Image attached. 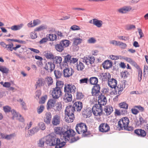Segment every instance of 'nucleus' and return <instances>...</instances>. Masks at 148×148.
Wrapping results in <instances>:
<instances>
[{"mask_svg": "<svg viewBox=\"0 0 148 148\" xmlns=\"http://www.w3.org/2000/svg\"><path fill=\"white\" fill-rule=\"evenodd\" d=\"M45 138V143L47 144L50 146L56 145V148H61L65 144V143L62 139L55 137H51L49 138L47 137Z\"/></svg>", "mask_w": 148, "mask_h": 148, "instance_id": "obj_1", "label": "nucleus"}, {"mask_svg": "<svg viewBox=\"0 0 148 148\" xmlns=\"http://www.w3.org/2000/svg\"><path fill=\"white\" fill-rule=\"evenodd\" d=\"M75 129L79 134H83L87 131L86 125L85 123H77Z\"/></svg>", "mask_w": 148, "mask_h": 148, "instance_id": "obj_2", "label": "nucleus"}, {"mask_svg": "<svg viewBox=\"0 0 148 148\" xmlns=\"http://www.w3.org/2000/svg\"><path fill=\"white\" fill-rule=\"evenodd\" d=\"M62 91L60 87H56L52 88L51 94L53 98L55 99H58L62 95Z\"/></svg>", "mask_w": 148, "mask_h": 148, "instance_id": "obj_3", "label": "nucleus"}, {"mask_svg": "<svg viewBox=\"0 0 148 148\" xmlns=\"http://www.w3.org/2000/svg\"><path fill=\"white\" fill-rule=\"evenodd\" d=\"M129 122L130 121L128 118L123 117L119 121L118 125L120 128L122 130L126 128L128 126Z\"/></svg>", "mask_w": 148, "mask_h": 148, "instance_id": "obj_4", "label": "nucleus"}, {"mask_svg": "<svg viewBox=\"0 0 148 148\" xmlns=\"http://www.w3.org/2000/svg\"><path fill=\"white\" fill-rule=\"evenodd\" d=\"M93 114L95 116H100L102 114V106L99 104H95L92 108Z\"/></svg>", "mask_w": 148, "mask_h": 148, "instance_id": "obj_5", "label": "nucleus"}, {"mask_svg": "<svg viewBox=\"0 0 148 148\" xmlns=\"http://www.w3.org/2000/svg\"><path fill=\"white\" fill-rule=\"evenodd\" d=\"M64 90L65 92L71 93L72 94L75 93L77 90L75 86L72 84L65 85Z\"/></svg>", "mask_w": 148, "mask_h": 148, "instance_id": "obj_6", "label": "nucleus"}, {"mask_svg": "<svg viewBox=\"0 0 148 148\" xmlns=\"http://www.w3.org/2000/svg\"><path fill=\"white\" fill-rule=\"evenodd\" d=\"M76 134L75 132L72 129H70L63 133V137L65 140H69L71 137L74 136Z\"/></svg>", "mask_w": 148, "mask_h": 148, "instance_id": "obj_7", "label": "nucleus"}, {"mask_svg": "<svg viewBox=\"0 0 148 148\" xmlns=\"http://www.w3.org/2000/svg\"><path fill=\"white\" fill-rule=\"evenodd\" d=\"M99 131L102 133H106L110 130L109 125L107 123H101L99 126Z\"/></svg>", "mask_w": 148, "mask_h": 148, "instance_id": "obj_8", "label": "nucleus"}, {"mask_svg": "<svg viewBox=\"0 0 148 148\" xmlns=\"http://www.w3.org/2000/svg\"><path fill=\"white\" fill-rule=\"evenodd\" d=\"M133 10H134L132 9V7L131 6H125L118 9L117 11L120 13L126 14Z\"/></svg>", "mask_w": 148, "mask_h": 148, "instance_id": "obj_9", "label": "nucleus"}, {"mask_svg": "<svg viewBox=\"0 0 148 148\" xmlns=\"http://www.w3.org/2000/svg\"><path fill=\"white\" fill-rule=\"evenodd\" d=\"M100 86L99 84H97L94 86L92 89V95L97 96H99L101 95H99L101 94L100 92Z\"/></svg>", "mask_w": 148, "mask_h": 148, "instance_id": "obj_10", "label": "nucleus"}, {"mask_svg": "<svg viewBox=\"0 0 148 148\" xmlns=\"http://www.w3.org/2000/svg\"><path fill=\"white\" fill-rule=\"evenodd\" d=\"M99 79L102 80V81H106L110 78L111 75L109 73H103L100 74L98 76Z\"/></svg>", "mask_w": 148, "mask_h": 148, "instance_id": "obj_11", "label": "nucleus"}, {"mask_svg": "<svg viewBox=\"0 0 148 148\" xmlns=\"http://www.w3.org/2000/svg\"><path fill=\"white\" fill-rule=\"evenodd\" d=\"M98 104L102 106L106 105L107 102L106 97L102 94L99 95L98 97Z\"/></svg>", "mask_w": 148, "mask_h": 148, "instance_id": "obj_12", "label": "nucleus"}, {"mask_svg": "<svg viewBox=\"0 0 148 148\" xmlns=\"http://www.w3.org/2000/svg\"><path fill=\"white\" fill-rule=\"evenodd\" d=\"M55 67V65L53 62H48L46 63L44 68L48 72H51L54 70Z\"/></svg>", "mask_w": 148, "mask_h": 148, "instance_id": "obj_13", "label": "nucleus"}, {"mask_svg": "<svg viewBox=\"0 0 148 148\" xmlns=\"http://www.w3.org/2000/svg\"><path fill=\"white\" fill-rule=\"evenodd\" d=\"M84 60L85 63L88 65L93 64L94 62L95 59L92 56L89 55L88 57H84Z\"/></svg>", "mask_w": 148, "mask_h": 148, "instance_id": "obj_14", "label": "nucleus"}, {"mask_svg": "<svg viewBox=\"0 0 148 148\" xmlns=\"http://www.w3.org/2000/svg\"><path fill=\"white\" fill-rule=\"evenodd\" d=\"M73 72V71L72 69L68 68L64 69L63 70L64 76L65 77H69L72 75Z\"/></svg>", "mask_w": 148, "mask_h": 148, "instance_id": "obj_15", "label": "nucleus"}, {"mask_svg": "<svg viewBox=\"0 0 148 148\" xmlns=\"http://www.w3.org/2000/svg\"><path fill=\"white\" fill-rule=\"evenodd\" d=\"M56 103L55 99H50L47 103V108L48 110L53 108L55 106Z\"/></svg>", "mask_w": 148, "mask_h": 148, "instance_id": "obj_16", "label": "nucleus"}, {"mask_svg": "<svg viewBox=\"0 0 148 148\" xmlns=\"http://www.w3.org/2000/svg\"><path fill=\"white\" fill-rule=\"evenodd\" d=\"M65 114V116L64 119L66 122L69 123L73 121L75 119L74 114Z\"/></svg>", "mask_w": 148, "mask_h": 148, "instance_id": "obj_17", "label": "nucleus"}, {"mask_svg": "<svg viewBox=\"0 0 148 148\" xmlns=\"http://www.w3.org/2000/svg\"><path fill=\"white\" fill-rule=\"evenodd\" d=\"M108 85L111 88H115L117 85V81L115 79L112 78L109 79L108 81Z\"/></svg>", "mask_w": 148, "mask_h": 148, "instance_id": "obj_18", "label": "nucleus"}, {"mask_svg": "<svg viewBox=\"0 0 148 148\" xmlns=\"http://www.w3.org/2000/svg\"><path fill=\"white\" fill-rule=\"evenodd\" d=\"M113 111V108L110 105L107 106L104 109V114L106 115H110Z\"/></svg>", "mask_w": 148, "mask_h": 148, "instance_id": "obj_19", "label": "nucleus"}, {"mask_svg": "<svg viewBox=\"0 0 148 148\" xmlns=\"http://www.w3.org/2000/svg\"><path fill=\"white\" fill-rule=\"evenodd\" d=\"M52 115L51 113L49 112L46 113L44 118V121L47 124H50L51 119Z\"/></svg>", "mask_w": 148, "mask_h": 148, "instance_id": "obj_20", "label": "nucleus"}, {"mask_svg": "<svg viewBox=\"0 0 148 148\" xmlns=\"http://www.w3.org/2000/svg\"><path fill=\"white\" fill-rule=\"evenodd\" d=\"M73 108L77 112L80 111L82 108V103L81 102L77 101L75 102L73 104Z\"/></svg>", "mask_w": 148, "mask_h": 148, "instance_id": "obj_21", "label": "nucleus"}, {"mask_svg": "<svg viewBox=\"0 0 148 148\" xmlns=\"http://www.w3.org/2000/svg\"><path fill=\"white\" fill-rule=\"evenodd\" d=\"M134 133L137 136L142 137H145L146 135L145 131L141 129H138L135 130Z\"/></svg>", "mask_w": 148, "mask_h": 148, "instance_id": "obj_22", "label": "nucleus"}, {"mask_svg": "<svg viewBox=\"0 0 148 148\" xmlns=\"http://www.w3.org/2000/svg\"><path fill=\"white\" fill-rule=\"evenodd\" d=\"M60 121V117L58 115L53 116L52 121V123L54 125H57L59 124Z\"/></svg>", "mask_w": 148, "mask_h": 148, "instance_id": "obj_23", "label": "nucleus"}, {"mask_svg": "<svg viewBox=\"0 0 148 148\" xmlns=\"http://www.w3.org/2000/svg\"><path fill=\"white\" fill-rule=\"evenodd\" d=\"M116 94H118L120 95L121 92L123 91L124 89L123 85V84H119L117 86H116V87L114 88Z\"/></svg>", "mask_w": 148, "mask_h": 148, "instance_id": "obj_24", "label": "nucleus"}, {"mask_svg": "<svg viewBox=\"0 0 148 148\" xmlns=\"http://www.w3.org/2000/svg\"><path fill=\"white\" fill-rule=\"evenodd\" d=\"M45 84V81L42 78H38L36 82V88H37L38 87L43 86Z\"/></svg>", "mask_w": 148, "mask_h": 148, "instance_id": "obj_25", "label": "nucleus"}, {"mask_svg": "<svg viewBox=\"0 0 148 148\" xmlns=\"http://www.w3.org/2000/svg\"><path fill=\"white\" fill-rule=\"evenodd\" d=\"M75 109L73 107L71 106H67L65 109V114H73L75 111Z\"/></svg>", "mask_w": 148, "mask_h": 148, "instance_id": "obj_26", "label": "nucleus"}, {"mask_svg": "<svg viewBox=\"0 0 148 148\" xmlns=\"http://www.w3.org/2000/svg\"><path fill=\"white\" fill-rule=\"evenodd\" d=\"M102 65L104 69H108L112 66V63L110 60H106L103 63Z\"/></svg>", "mask_w": 148, "mask_h": 148, "instance_id": "obj_27", "label": "nucleus"}, {"mask_svg": "<svg viewBox=\"0 0 148 148\" xmlns=\"http://www.w3.org/2000/svg\"><path fill=\"white\" fill-rule=\"evenodd\" d=\"M82 115L85 118L90 117L92 115L91 110L89 109H86L83 112Z\"/></svg>", "mask_w": 148, "mask_h": 148, "instance_id": "obj_28", "label": "nucleus"}, {"mask_svg": "<svg viewBox=\"0 0 148 148\" xmlns=\"http://www.w3.org/2000/svg\"><path fill=\"white\" fill-rule=\"evenodd\" d=\"M63 100L66 102H70L72 100V95L69 93H65L63 97Z\"/></svg>", "mask_w": 148, "mask_h": 148, "instance_id": "obj_29", "label": "nucleus"}, {"mask_svg": "<svg viewBox=\"0 0 148 148\" xmlns=\"http://www.w3.org/2000/svg\"><path fill=\"white\" fill-rule=\"evenodd\" d=\"M93 24L98 27H100L102 26L103 22L101 20H98L97 19H93Z\"/></svg>", "mask_w": 148, "mask_h": 148, "instance_id": "obj_30", "label": "nucleus"}, {"mask_svg": "<svg viewBox=\"0 0 148 148\" xmlns=\"http://www.w3.org/2000/svg\"><path fill=\"white\" fill-rule=\"evenodd\" d=\"M38 131V129L37 127L33 128L32 129L28 131V135H26L27 137L29 136H32L35 133L37 132Z\"/></svg>", "mask_w": 148, "mask_h": 148, "instance_id": "obj_31", "label": "nucleus"}, {"mask_svg": "<svg viewBox=\"0 0 148 148\" xmlns=\"http://www.w3.org/2000/svg\"><path fill=\"white\" fill-rule=\"evenodd\" d=\"M55 48L57 51L60 52H62L64 50V49L60 42L59 44H57L55 45Z\"/></svg>", "mask_w": 148, "mask_h": 148, "instance_id": "obj_32", "label": "nucleus"}, {"mask_svg": "<svg viewBox=\"0 0 148 148\" xmlns=\"http://www.w3.org/2000/svg\"><path fill=\"white\" fill-rule=\"evenodd\" d=\"M76 67L78 71H81L84 68L85 66L82 63L79 62H77Z\"/></svg>", "mask_w": 148, "mask_h": 148, "instance_id": "obj_33", "label": "nucleus"}, {"mask_svg": "<svg viewBox=\"0 0 148 148\" xmlns=\"http://www.w3.org/2000/svg\"><path fill=\"white\" fill-rule=\"evenodd\" d=\"M89 81L90 84L91 85H97L98 82V79L97 78L95 77H90Z\"/></svg>", "mask_w": 148, "mask_h": 148, "instance_id": "obj_34", "label": "nucleus"}, {"mask_svg": "<svg viewBox=\"0 0 148 148\" xmlns=\"http://www.w3.org/2000/svg\"><path fill=\"white\" fill-rule=\"evenodd\" d=\"M60 42L62 45V46L64 48L69 46L70 42L68 40H63L61 41Z\"/></svg>", "mask_w": 148, "mask_h": 148, "instance_id": "obj_35", "label": "nucleus"}, {"mask_svg": "<svg viewBox=\"0 0 148 148\" xmlns=\"http://www.w3.org/2000/svg\"><path fill=\"white\" fill-rule=\"evenodd\" d=\"M49 40L51 41H56L57 40V36L55 34H50L48 35Z\"/></svg>", "mask_w": 148, "mask_h": 148, "instance_id": "obj_36", "label": "nucleus"}, {"mask_svg": "<svg viewBox=\"0 0 148 148\" xmlns=\"http://www.w3.org/2000/svg\"><path fill=\"white\" fill-rule=\"evenodd\" d=\"M138 72V79L139 82H141L142 76V71L141 69H139L137 70Z\"/></svg>", "mask_w": 148, "mask_h": 148, "instance_id": "obj_37", "label": "nucleus"}, {"mask_svg": "<svg viewBox=\"0 0 148 148\" xmlns=\"http://www.w3.org/2000/svg\"><path fill=\"white\" fill-rule=\"evenodd\" d=\"M62 128L60 127H56L54 128V132L56 134L60 135L62 133Z\"/></svg>", "mask_w": 148, "mask_h": 148, "instance_id": "obj_38", "label": "nucleus"}, {"mask_svg": "<svg viewBox=\"0 0 148 148\" xmlns=\"http://www.w3.org/2000/svg\"><path fill=\"white\" fill-rule=\"evenodd\" d=\"M45 109L44 106L43 105H41L38 106L37 108V112L38 114L42 113Z\"/></svg>", "mask_w": 148, "mask_h": 148, "instance_id": "obj_39", "label": "nucleus"}, {"mask_svg": "<svg viewBox=\"0 0 148 148\" xmlns=\"http://www.w3.org/2000/svg\"><path fill=\"white\" fill-rule=\"evenodd\" d=\"M60 67L62 69H68L69 68L68 65V63L66 62H62V63H61V64L60 65Z\"/></svg>", "mask_w": 148, "mask_h": 148, "instance_id": "obj_40", "label": "nucleus"}, {"mask_svg": "<svg viewBox=\"0 0 148 148\" xmlns=\"http://www.w3.org/2000/svg\"><path fill=\"white\" fill-rule=\"evenodd\" d=\"M0 71L3 73H8L9 70L6 67L3 66H0Z\"/></svg>", "mask_w": 148, "mask_h": 148, "instance_id": "obj_41", "label": "nucleus"}, {"mask_svg": "<svg viewBox=\"0 0 148 148\" xmlns=\"http://www.w3.org/2000/svg\"><path fill=\"white\" fill-rule=\"evenodd\" d=\"M46 80L47 84L48 86L52 85L53 83L52 78L50 77H47L46 78Z\"/></svg>", "mask_w": 148, "mask_h": 148, "instance_id": "obj_42", "label": "nucleus"}, {"mask_svg": "<svg viewBox=\"0 0 148 148\" xmlns=\"http://www.w3.org/2000/svg\"><path fill=\"white\" fill-rule=\"evenodd\" d=\"M54 74L56 78H59L61 77L62 74L61 72L58 70H55L54 71Z\"/></svg>", "mask_w": 148, "mask_h": 148, "instance_id": "obj_43", "label": "nucleus"}, {"mask_svg": "<svg viewBox=\"0 0 148 148\" xmlns=\"http://www.w3.org/2000/svg\"><path fill=\"white\" fill-rule=\"evenodd\" d=\"M62 104L60 102H58L56 105V107L55 108V110L56 111H60L62 109Z\"/></svg>", "mask_w": 148, "mask_h": 148, "instance_id": "obj_44", "label": "nucleus"}, {"mask_svg": "<svg viewBox=\"0 0 148 148\" xmlns=\"http://www.w3.org/2000/svg\"><path fill=\"white\" fill-rule=\"evenodd\" d=\"M54 61L56 64L61 63L62 61V58L60 56H56L54 59Z\"/></svg>", "mask_w": 148, "mask_h": 148, "instance_id": "obj_45", "label": "nucleus"}, {"mask_svg": "<svg viewBox=\"0 0 148 148\" xmlns=\"http://www.w3.org/2000/svg\"><path fill=\"white\" fill-rule=\"evenodd\" d=\"M88 81V79L87 77L82 78L79 80V83L80 84H87Z\"/></svg>", "mask_w": 148, "mask_h": 148, "instance_id": "obj_46", "label": "nucleus"}, {"mask_svg": "<svg viewBox=\"0 0 148 148\" xmlns=\"http://www.w3.org/2000/svg\"><path fill=\"white\" fill-rule=\"evenodd\" d=\"M74 41L73 44L75 45H77L81 43L82 41V39L80 38H75L74 39Z\"/></svg>", "mask_w": 148, "mask_h": 148, "instance_id": "obj_47", "label": "nucleus"}, {"mask_svg": "<svg viewBox=\"0 0 148 148\" xmlns=\"http://www.w3.org/2000/svg\"><path fill=\"white\" fill-rule=\"evenodd\" d=\"M45 138H43L39 141V143H38V146L40 147H42L44 146V142L45 141Z\"/></svg>", "mask_w": 148, "mask_h": 148, "instance_id": "obj_48", "label": "nucleus"}, {"mask_svg": "<svg viewBox=\"0 0 148 148\" xmlns=\"http://www.w3.org/2000/svg\"><path fill=\"white\" fill-rule=\"evenodd\" d=\"M45 56L48 59H53L54 58V56L52 53H46L45 54Z\"/></svg>", "mask_w": 148, "mask_h": 148, "instance_id": "obj_49", "label": "nucleus"}, {"mask_svg": "<svg viewBox=\"0 0 148 148\" xmlns=\"http://www.w3.org/2000/svg\"><path fill=\"white\" fill-rule=\"evenodd\" d=\"M13 46L14 45L12 43L10 45H7L5 48L8 51H12L13 50Z\"/></svg>", "mask_w": 148, "mask_h": 148, "instance_id": "obj_50", "label": "nucleus"}, {"mask_svg": "<svg viewBox=\"0 0 148 148\" xmlns=\"http://www.w3.org/2000/svg\"><path fill=\"white\" fill-rule=\"evenodd\" d=\"M118 46L120 47L122 49H125L126 48L127 45L126 44L119 41Z\"/></svg>", "mask_w": 148, "mask_h": 148, "instance_id": "obj_51", "label": "nucleus"}, {"mask_svg": "<svg viewBox=\"0 0 148 148\" xmlns=\"http://www.w3.org/2000/svg\"><path fill=\"white\" fill-rule=\"evenodd\" d=\"M120 108L127 109L128 107V105L125 102H122L119 103Z\"/></svg>", "mask_w": 148, "mask_h": 148, "instance_id": "obj_52", "label": "nucleus"}, {"mask_svg": "<svg viewBox=\"0 0 148 148\" xmlns=\"http://www.w3.org/2000/svg\"><path fill=\"white\" fill-rule=\"evenodd\" d=\"M46 29V27L44 26H40L39 27H36L34 31L36 32H39L43 30Z\"/></svg>", "mask_w": 148, "mask_h": 148, "instance_id": "obj_53", "label": "nucleus"}, {"mask_svg": "<svg viewBox=\"0 0 148 148\" xmlns=\"http://www.w3.org/2000/svg\"><path fill=\"white\" fill-rule=\"evenodd\" d=\"M47 99V96L46 95L42 97H41L40 100L39 102V103L41 104L44 103L45 102Z\"/></svg>", "mask_w": 148, "mask_h": 148, "instance_id": "obj_54", "label": "nucleus"}, {"mask_svg": "<svg viewBox=\"0 0 148 148\" xmlns=\"http://www.w3.org/2000/svg\"><path fill=\"white\" fill-rule=\"evenodd\" d=\"M21 26L19 25H15L12 26L11 29L14 31H16L20 29L21 27Z\"/></svg>", "mask_w": 148, "mask_h": 148, "instance_id": "obj_55", "label": "nucleus"}, {"mask_svg": "<svg viewBox=\"0 0 148 148\" xmlns=\"http://www.w3.org/2000/svg\"><path fill=\"white\" fill-rule=\"evenodd\" d=\"M56 35L58 39H60L63 37L64 36L62 33L58 31H57L56 32Z\"/></svg>", "mask_w": 148, "mask_h": 148, "instance_id": "obj_56", "label": "nucleus"}, {"mask_svg": "<svg viewBox=\"0 0 148 148\" xmlns=\"http://www.w3.org/2000/svg\"><path fill=\"white\" fill-rule=\"evenodd\" d=\"M38 125L40 128L42 130H44L46 128V126L44 123L42 122L39 123Z\"/></svg>", "mask_w": 148, "mask_h": 148, "instance_id": "obj_57", "label": "nucleus"}, {"mask_svg": "<svg viewBox=\"0 0 148 148\" xmlns=\"http://www.w3.org/2000/svg\"><path fill=\"white\" fill-rule=\"evenodd\" d=\"M84 95L83 94L80 92H77L76 95V97L77 99H81L83 98Z\"/></svg>", "mask_w": 148, "mask_h": 148, "instance_id": "obj_58", "label": "nucleus"}, {"mask_svg": "<svg viewBox=\"0 0 148 148\" xmlns=\"http://www.w3.org/2000/svg\"><path fill=\"white\" fill-rule=\"evenodd\" d=\"M129 73L127 71L122 72L121 73V77L124 78H126L128 75Z\"/></svg>", "mask_w": 148, "mask_h": 148, "instance_id": "obj_59", "label": "nucleus"}, {"mask_svg": "<svg viewBox=\"0 0 148 148\" xmlns=\"http://www.w3.org/2000/svg\"><path fill=\"white\" fill-rule=\"evenodd\" d=\"M71 58V57L69 55H68L64 57V60L65 62L70 63Z\"/></svg>", "mask_w": 148, "mask_h": 148, "instance_id": "obj_60", "label": "nucleus"}, {"mask_svg": "<svg viewBox=\"0 0 148 148\" xmlns=\"http://www.w3.org/2000/svg\"><path fill=\"white\" fill-rule=\"evenodd\" d=\"M4 112H8L11 111V108L8 106H6L3 107Z\"/></svg>", "mask_w": 148, "mask_h": 148, "instance_id": "obj_61", "label": "nucleus"}, {"mask_svg": "<svg viewBox=\"0 0 148 148\" xmlns=\"http://www.w3.org/2000/svg\"><path fill=\"white\" fill-rule=\"evenodd\" d=\"M1 83L3 85V86L6 88H9L11 85L10 83L9 82H5L3 84V82H1Z\"/></svg>", "mask_w": 148, "mask_h": 148, "instance_id": "obj_62", "label": "nucleus"}, {"mask_svg": "<svg viewBox=\"0 0 148 148\" xmlns=\"http://www.w3.org/2000/svg\"><path fill=\"white\" fill-rule=\"evenodd\" d=\"M11 113L13 115V118H18V114L14 110H11Z\"/></svg>", "mask_w": 148, "mask_h": 148, "instance_id": "obj_63", "label": "nucleus"}, {"mask_svg": "<svg viewBox=\"0 0 148 148\" xmlns=\"http://www.w3.org/2000/svg\"><path fill=\"white\" fill-rule=\"evenodd\" d=\"M79 139L78 136H73L71 137L70 140L71 143H73L77 140Z\"/></svg>", "mask_w": 148, "mask_h": 148, "instance_id": "obj_64", "label": "nucleus"}]
</instances>
